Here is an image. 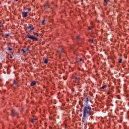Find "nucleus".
<instances>
[{
  "label": "nucleus",
  "instance_id": "obj_1",
  "mask_svg": "<svg viewBox=\"0 0 129 129\" xmlns=\"http://www.w3.org/2000/svg\"><path fill=\"white\" fill-rule=\"evenodd\" d=\"M83 115L84 118L86 117L87 114H88V115H91L92 114H93V113L92 112V109L91 108V106H90L89 104H86L85 105L83 108Z\"/></svg>",
  "mask_w": 129,
  "mask_h": 129
},
{
  "label": "nucleus",
  "instance_id": "obj_2",
  "mask_svg": "<svg viewBox=\"0 0 129 129\" xmlns=\"http://www.w3.org/2000/svg\"><path fill=\"white\" fill-rule=\"evenodd\" d=\"M30 39V40H32L33 42H38V41H39V39L36 38L35 37V36H34L33 35H26L25 36V39L28 38Z\"/></svg>",
  "mask_w": 129,
  "mask_h": 129
},
{
  "label": "nucleus",
  "instance_id": "obj_3",
  "mask_svg": "<svg viewBox=\"0 0 129 129\" xmlns=\"http://www.w3.org/2000/svg\"><path fill=\"white\" fill-rule=\"evenodd\" d=\"M11 116L12 117H15V116H19V112L14 109H12L11 110Z\"/></svg>",
  "mask_w": 129,
  "mask_h": 129
},
{
  "label": "nucleus",
  "instance_id": "obj_4",
  "mask_svg": "<svg viewBox=\"0 0 129 129\" xmlns=\"http://www.w3.org/2000/svg\"><path fill=\"white\" fill-rule=\"evenodd\" d=\"M27 29L28 30V32L29 33H32V32H33V30H34L35 28H34L33 27H32V26H27Z\"/></svg>",
  "mask_w": 129,
  "mask_h": 129
},
{
  "label": "nucleus",
  "instance_id": "obj_5",
  "mask_svg": "<svg viewBox=\"0 0 129 129\" xmlns=\"http://www.w3.org/2000/svg\"><path fill=\"white\" fill-rule=\"evenodd\" d=\"M74 79L75 80V81H74V82L76 83L77 81H80L81 79L79 77L75 76L74 77Z\"/></svg>",
  "mask_w": 129,
  "mask_h": 129
},
{
  "label": "nucleus",
  "instance_id": "obj_6",
  "mask_svg": "<svg viewBox=\"0 0 129 129\" xmlns=\"http://www.w3.org/2000/svg\"><path fill=\"white\" fill-rule=\"evenodd\" d=\"M44 10H47V9H49V8H50V5H49L48 3H46L44 5Z\"/></svg>",
  "mask_w": 129,
  "mask_h": 129
},
{
  "label": "nucleus",
  "instance_id": "obj_7",
  "mask_svg": "<svg viewBox=\"0 0 129 129\" xmlns=\"http://www.w3.org/2000/svg\"><path fill=\"white\" fill-rule=\"evenodd\" d=\"M38 117H35V118H32L31 120H30V122H32V123H34L35 122V120H37Z\"/></svg>",
  "mask_w": 129,
  "mask_h": 129
},
{
  "label": "nucleus",
  "instance_id": "obj_8",
  "mask_svg": "<svg viewBox=\"0 0 129 129\" xmlns=\"http://www.w3.org/2000/svg\"><path fill=\"white\" fill-rule=\"evenodd\" d=\"M106 93H107V95H110V94H112V91L111 90H109L106 91Z\"/></svg>",
  "mask_w": 129,
  "mask_h": 129
},
{
  "label": "nucleus",
  "instance_id": "obj_9",
  "mask_svg": "<svg viewBox=\"0 0 129 129\" xmlns=\"http://www.w3.org/2000/svg\"><path fill=\"white\" fill-rule=\"evenodd\" d=\"M36 84H37V81H33V82H32L30 83V85L31 86H35V85H36Z\"/></svg>",
  "mask_w": 129,
  "mask_h": 129
},
{
  "label": "nucleus",
  "instance_id": "obj_10",
  "mask_svg": "<svg viewBox=\"0 0 129 129\" xmlns=\"http://www.w3.org/2000/svg\"><path fill=\"white\" fill-rule=\"evenodd\" d=\"M18 82L16 81V80H14L13 82V84L16 85V86H20L19 84H18Z\"/></svg>",
  "mask_w": 129,
  "mask_h": 129
},
{
  "label": "nucleus",
  "instance_id": "obj_11",
  "mask_svg": "<svg viewBox=\"0 0 129 129\" xmlns=\"http://www.w3.org/2000/svg\"><path fill=\"white\" fill-rule=\"evenodd\" d=\"M28 12H24L22 13V16L23 17H28Z\"/></svg>",
  "mask_w": 129,
  "mask_h": 129
},
{
  "label": "nucleus",
  "instance_id": "obj_12",
  "mask_svg": "<svg viewBox=\"0 0 129 129\" xmlns=\"http://www.w3.org/2000/svg\"><path fill=\"white\" fill-rule=\"evenodd\" d=\"M107 85L105 84V85H103V86L102 87L100 88V89H105V88H107Z\"/></svg>",
  "mask_w": 129,
  "mask_h": 129
},
{
  "label": "nucleus",
  "instance_id": "obj_13",
  "mask_svg": "<svg viewBox=\"0 0 129 129\" xmlns=\"http://www.w3.org/2000/svg\"><path fill=\"white\" fill-rule=\"evenodd\" d=\"M117 21L118 22H120V23H121V22H122V18H121L120 17H118L117 18Z\"/></svg>",
  "mask_w": 129,
  "mask_h": 129
},
{
  "label": "nucleus",
  "instance_id": "obj_14",
  "mask_svg": "<svg viewBox=\"0 0 129 129\" xmlns=\"http://www.w3.org/2000/svg\"><path fill=\"white\" fill-rule=\"evenodd\" d=\"M89 102V96H87L86 97V101H85V102L87 104H88V102Z\"/></svg>",
  "mask_w": 129,
  "mask_h": 129
},
{
  "label": "nucleus",
  "instance_id": "obj_15",
  "mask_svg": "<svg viewBox=\"0 0 129 129\" xmlns=\"http://www.w3.org/2000/svg\"><path fill=\"white\" fill-rule=\"evenodd\" d=\"M94 28V27L92 26H88V29L89 31L90 30H93Z\"/></svg>",
  "mask_w": 129,
  "mask_h": 129
},
{
  "label": "nucleus",
  "instance_id": "obj_16",
  "mask_svg": "<svg viewBox=\"0 0 129 129\" xmlns=\"http://www.w3.org/2000/svg\"><path fill=\"white\" fill-rule=\"evenodd\" d=\"M90 25L94 27H95V23H94V22H93V21L90 22Z\"/></svg>",
  "mask_w": 129,
  "mask_h": 129
},
{
  "label": "nucleus",
  "instance_id": "obj_17",
  "mask_svg": "<svg viewBox=\"0 0 129 129\" xmlns=\"http://www.w3.org/2000/svg\"><path fill=\"white\" fill-rule=\"evenodd\" d=\"M44 64H47L48 63V58H44Z\"/></svg>",
  "mask_w": 129,
  "mask_h": 129
},
{
  "label": "nucleus",
  "instance_id": "obj_18",
  "mask_svg": "<svg viewBox=\"0 0 129 129\" xmlns=\"http://www.w3.org/2000/svg\"><path fill=\"white\" fill-rule=\"evenodd\" d=\"M30 48H31V47L30 46V45H28L26 50H25L26 52H28V51H30Z\"/></svg>",
  "mask_w": 129,
  "mask_h": 129
},
{
  "label": "nucleus",
  "instance_id": "obj_19",
  "mask_svg": "<svg viewBox=\"0 0 129 129\" xmlns=\"http://www.w3.org/2000/svg\"><path fill=\"white\" fill-rule=\"evenodd\" d=\"M79 104L81 105V107H83V104H82V101H79Z\"/></svg>",
  "mask_w": 129,
  "mask_h": 129
},
{
  "label": "nucleus",
  "instance_id": "obj_20",
  "mask_svg": "<svg viewBox=\"0 0 129 129\" xmlns=\"http://www.w3.org/2000/svg\"><path fill=\"white\" fill-rule=\"evenodd\" d=\"M10 35H11L10 33L6 34V35H5L6 36H5V38H9Z\"/></svg>",
  "mask_w": 129,
  "mask_h": 129
},
{
  "label": "nucleus",
  "instance_id": "obj_21",
  "mask_svg": "<svg viewBox=\"0 0 129 129\" xmlns=\"http://www.w3.org/2000/svg\"><path fill=\"white\" fill-rule=\"evenodd\" d=\"M26 11H27L26 13H29V12H31V8H26Z\"/></svg>",
  "mask_w": 129,
  "mask_h": 129
},
{
  "label": "nucleus",
  "instance_id": "obj_22",
  "mask_svg": "<svg viewBox=\"0 0 129 129\" xmlns=\"http://www.w3.org/2000/svg\"><path fill=\"white\" fill-rule=\"evenodd\" d=\"M34 92L35 93H39V91L37 89L35 88L34 89Z\"/></svg>",
  "mask_w": 129,
  "mask_h": 129
},
{
  "label": "nucleus",
  "instance_id": "obj_23",
  "mask_svg": "<svg viewBox=\"0 0 129 129\" xmlns=\"http://www.w3.org/2000/svg\"><path fill=\"white\" fill-rule=\"evenodd\" d=\"M21 51L22 52V54H25V53H26V50L24 49H22Z\"/></svg>",
  "mask_w": 129,
  "mask_h": 129
},
{
  "label": "nucleus",
  "instance_id": "obj_24",
  "mask_svg": "<svg viewBox=\"0 0 129 129\" xmlns=\"http://www.w3.org/2000/svg\"><path fill=\"white\" fill-rule=\"evenodd\" d=\"M77 87H78V88H81V85H80V84L78 83L77 84Z\"/></svg>",
  "mask_w": 129,
  "mask_h": 129
},
{
  "label": "nucleus",
  "instance_id": "obj_25",
  "mask_svg": "<svg viewBox=\"0 0 129 129\" xmlns=\"http://www.w3.org/2000/svg\"><path fill=\"white\" fill-rule=\"evenodd\" d=\"M34 36H36V37H38L39 36V34H38V33L35 32L34 33Z\"/></svg>",
  "mask_w": 129,
  "mask_h": 129
},
{
  "label": "nucleus",
  "instance_id": "obj_26",
  "mask_svg": "<svg viewBox=\"0 0 129 129\" xmlns=\"http://www.w3.org/2000/svg\"><path fill=\"white\" fill-rule=\"evenodd\" d=\"M89 43H91V44H92V43H93L94 42V40L93 39H90L89 41Z\"/></svg>",
  "mask_w": 129,
  "mask_h": 129
},
{
  "label": "nucleus",
  "instance_id": "obj_27",
  "mask_svg": "<svg viewBox=\"0 0 129 129\" xmlns=\"http://www.w3.org/2000/svg\"><path fill=\"white\" fill-rule=\"evenodd\" d=\"M8 51H12L13 50V48H12L10 47H8Z\"/></svg>",
  "mask_w": 129,
  "mask_h": 129
},
{
  "label": "nucleus",
  "instance_id": "obj_28",
  "mask_svg": "<svg viewBox=\"0 0 129 129\" xmlns=\"http://www.w3.org/2000/svg\"><path fill=\"white\" fill-rule=\"evenodd\" d=\"M79 62H81L82 61L84 62V59H83L82 58H79Z\"/></svg>",
  "mask_w": 129,
  "mask_h": 129
},
{
  "label": "nucleus",
  "instance_id": "obj_29",
  "mask_svg": "<svg viewBox=\"0 0 129 129\" xmlns=\"http://www.w3.org/2000/svg\"><path fill=\"white\" fill-rule=\"evenodd\" d=\"M122 61V58H120L118 59V63H121Z\"/></svg>",
  "mask_w": 129,
  "mask_h": 129
},
{
  "label": "nucleus",
  "instance_id": "obj_30",
  "mask_svg": "<svg viewBox=\"0 0 129 129\" xmlns=\"http://www.w3.org/2000/svg\"><path fill=\"white\" fill-rule=\"evenodd\" d=\"M116 97L118 99H120L121 98L120 97V95H118L116 96Z\"/></svg>",
  "mask_w": 129,
  "mask_h": 129
},
{
  "label": "nucleus",
  "instance_id": "obj_31",
  "mask_svg": "<svg viewBox=\"0 0 129 129\" xmlns=\"http://www.w3.org/2000/svg\"><path fill=\"white\" fill-rule=\"evenodd\" d=\"M83 95L85 97H87V93H84Z\"/></svg>",
  "mask_w": 129,
  "mask_h": 129
},
{
  "label": "nucleus",
  "instance_id": "obj_32",
  "mask_svg": "<svg viewBox=\"0 0 129 129\" xmlns=\"http://www.w3.org/2000/svg\"><path fill=\"white\" fill-rule=\"evenodd\" d=\"M96 21L99 23L100 22H101V20H98L97 19H96Z\"/></svg>",
  "mask_w": 129,
  "mask_h": 129
},
{
  "label": "nucleus",
  "instance_id": "obj_33",
  "mask_svg": "<svg viewBox=\"0 0 129 129\" xmlns=\"http://www.w3.org/2000/svg\"><path fill=\"white\" fill-rule=\"evenodd\" d=\"M76 39H77V40H80V36H77V37H76Z\"/></svg>",
  "mask_w": 129,
  "mask_h": 129
},
{
  "label": "nucleus",
  "instance_id": "obj_34",
  "mask_svg": "<svg viewBox=\"0 0 129 129\" xmlns=\"http://www.w3.org/2000/svg\"><path fill=\"white\" fill-rule=\"evenodd\" d=\"M2 36V37H4V36H5V35L4 34V33H0V36Z\"/></svg>",
  "mask_w": 129,
  "mask_h": 129
},
{
  "label": "nucleus",
  "instance_id": "obj_35",
  "mask_svg": "<svg viewBox=\"0 0 129 129\" xmlns=\"http://www.w3.org/2000/svg\"><path fill=\"white\" fill-rule=\"evenodd\" d=\"M8 55H9V56H10V58H11V59H12L13 56H12V54H10V53H9Z\"/></svg>",
  "mask_w": 129,
  "mask_h": 129
},
{
  "label": "nucleus",
  "instance_id": "obj_36",
  "mask_svg": "<svg viewBox=\"0 0 129 129\" xmlns=\"http://www.w3.org/2000/svg\"><path fill=\"white\" fill-rule=\"evenodd\" d=\"M3 67V63H0V69H2V68Z\"/></svg>",
  "mask_w": 129,
  "mask_h": 129
},
{
  "label": "nucleus",
  "instance_id": "obj_37",
  "mask_svg": "<svg viewBox=\"0 0 129 129\" xmlns=\"http://www.w3.org/2000/svg\"><path fill=\"white\" fill-rule=\"evenodd\" d=\"M31 113H32V114H35L36 113V111H32L31 112Z\"/></svg>",
  "mask_w": 129,
  "mask_h": 129
},
{
  "label": "nucleus",
  "instance_id": "obj_38",
  "mask_svg": "<svg viewBox=\"0 0 129 129\" xmlns=\"http://www.w3.org/2000/svg\"><path fill=\"white\" fill-rule=\"evenodd\" d=\"M90 118H91V119H93V118H94V117L93 115H91V116H90Z\"/></svg>",
  "mask_w": 129,
  "mask_h": 129
},
{
  "label": "nucleus",
  "instance_id": "obj_39",
  "mask_svg": "<svg viewBox=\"0 0 129 129\" xmlns=\"http://www.w3.org/2000/svg\"><path fill=\"white\" fill-rule=\"evenodd\" d=\"M123 68H125L126 66L124 64H122Z\"/></svg>",
  "mask_w": 129,
  "mask_h": 129
},
{
  "label": "nucleus",
  "instance_id": "obj_40",
  "mask_svg": "<svg viewBox=\"0 0 129 129\" xmlns=\"http://www.w3.org/2000/svg\"><path fill=\"white\" fill-rule=\"evenodd\" d=\"M6 21H7V22H9V21H10V18H7Z\"/></svg>",
  "mask_w": 129,
  "mask_h": 129
},
{
  "label": "nucleus",
  "instance_id": "obj_41",
  "mask_svg": "<svg viewBox=\"0 0 129 129\" xmlns=\"http://www.w3.org/2000/svg\"><path fill=\"white\" fill-rule=\"evenodd\" d=\"M45 22V19H44L43 20H42V21L41 22L42 24H44V22Z\"/></svg>",
  "mask_w": 129,
  "mask_h": 129
},
{
  "label": "nucleus",
  "instance_id": "obj_42",
  "mask_svg": "<svg viewBox=\"0 0 129 129\" xmlns=\"http://www.w3.org/2000/svg\"><path fill=\"white\" fill-rule=\"evenodd\" d=\"M104 3H107L108 2V0H104Z\"/></svg>",
  "mask_w": 129,
  "mask_h": 129
},
{
  "label": "nucleus",
  "instance_id": "obj_43",
  "mask_svg": "<svg viewBox=\"0 0 129 129\" xmlns=\"http://www.w3.org/2000/svg\"><path fill=\"white\" fill-rule=\"evenodd\" d=\"M32 117H33V118H35V117H36V116L34 115H32Z\"/></svg>",
  "mask_w": 129,
  "mask_h": 129
},
{
  "label": "nucleus",
  "instance_id": "obj_44",
  "mask_svg": "<svg viewBox=\"0 0 129 129\" xmlns=\"http://www.w3.org/2000/svg\"><path fill=\"white\" fill-rule=\"evenodd\" d=\"M100 32H101V33H103V29H101Z\"/></svg>",
  "mask_w": 129,
  "mask_h": 129
},
{
  "label": "nucleus",
  "instance_id": "obj_45",
  "mask_svg": "<svg viewBox=\"0 0 129 129\" xmlns=\"http://www.w3.org/2000/svg\"><path fill=\"white\" fill-rule=\"evenodd\" d=\"M81 99H82V101H83V100H84V99L83 97L81 98Z\"/></svg>",
  "mask_w": 129,
  "mask_h": 129
},
{
  "label": "nucleus",
  "instance_id": "obj_46",
  "mask_svg": "<svg viewBox=\"0 0 129 129\" xmlns=\"http://www.w3.org/2000/svg\"><path fill=\"white\" fill-rule=\"evenodd\" d=\"M80 111L81 112H82V108H81V109L80 110Z\"/></svg>",
  "mask_w": 129,
  "mask_h": 129
},
{
  "label": "nucleus",
  "instance_id": "obj_47",
  "mask_svg": "<svg viewBox=\"0 0 129 129\" xmlns=\"http://www.w3.org/2000/svg\"><path fill=\"white\" fill-rule=\"evenodd\" d=\"M123 24L124 25H125V22H124L123 23Z\"/></svg>",
  "mask_w": 129,
  "mask_h": 129
},
{
  "label": "nucleus",
  "instance_id": "obj_48",
  "mask_svg": "<svg viewBox=\"0 0 129 129\" xmlns=\"http://www.w3.org/2000/svg\"><path fill=\"white\" fill-rule=\"evenodd\" d=\"M15 2H18V0H14Z\"/></svg>",
  "mask_w": 129,
  "mask_h": 129
},
{
  "label": "nucleus",
  "instance_id": "obj_49",
  "mask_svg": "<svg viewBox=\"0 0 129 129\" xmlns=\"http://www.w3.org/2000/svg\"><path fill=\"white\" fill-rule=\"evenodd\" d=\"M129 96V95H127V97Z\"/></svg>",
  "mask_w": 129,
  "mask_h": 129
},
{
  "label": "nucleus",
  "instance_id": "obj_50",
  "mask_svg": "<svg viewBox=\"0 0 129 129\" xmlns=\"http://www.w3.org/2000/svg\"><path fill=\"white\" fill-rule=\"evenodd\" d=\"M53 108H55V106H53Z\"/></svg>",
  "mask_w": 129,
  "mask_h": 129
},
{
  "label": "nucleus",
  "instance_id": "obj_51",
  "mask_svg": "<svg viewBox=\"0 0 129 129\" xmlns=\"http://www.w3.org/2000/svg\"><path fill=\"white\" fill-rule=\"evenodd\" d=\"M128 106H129V103H128Z\"/></svg>",
  "mask_w": 129,
  "mask_h": 129
},
{
  "label": "nucleus",
  "instance_id": "obj_52",
  "mask_svg": "<svg viewBox=\"0 0 129 129\" xmlns=\"http://www.w3.org/2000/svg\"><path fill=\"white\" fill-rule=\"evenodd\" d=\"M19 19H20V18H18Z\"/></svg>",
  "mask_w": 129,
  "mask_h": 129
},
{
  "label": "nucleus",
  "instance_id": "obj_53",
  "mask_svg": "<svg viewBox=\"0 0 129 129\" xmlns=\"http://www.w3.org/2000/svg\"><path fill=\"white\" fill-rule=\"evenodd\" d=\"M1 26L0 25V28H1Z\"/></svg>",
  "mask_w": 129,
  "mask_h": 129
},
{
  "label": "nucleus",
  "instance_id": "obj_54",
  "mask_svg": "<svg viewBox=\"0 0 129 129\" xmlns=\"http://www.w3.org/2000/svg\"><path fill=\"white\" fill-rule=\"evenodd\" d=\"M128 100H129V99H128Z\"/></svg>",
  "mask_w": 129,
  "mask_h": 129
}]
</instances>
